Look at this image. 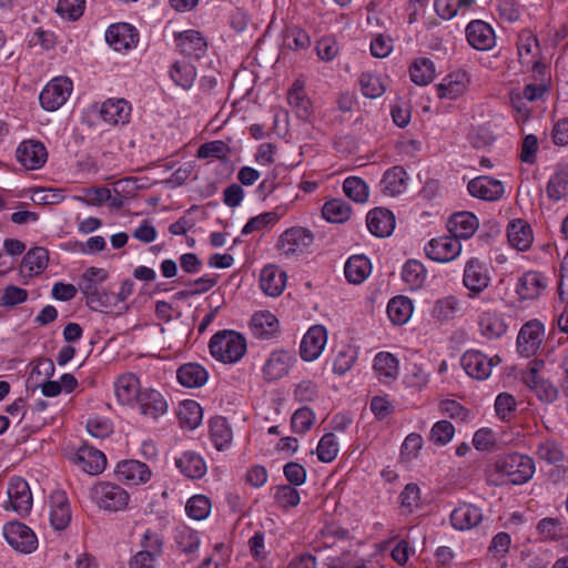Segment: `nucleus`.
Returning <instances> with one entry per match:
<instances>
[{"instance_id":"nucleus-1","label":"nucleus","mask_w":568,"mask_h":568,"mask_svg":"<svg viewBox=\"0 0 568 568\" xmlns=\"http://www.w3.org/2000/svg\"><path fill=\"white\" fill-rule=\"evenodd\" d=\"M535 474V463L529 456L513 453L496 459L490 480L496 485H523Z\"/></svg>"},{"instance_id":"nucleus-2","label":"nucleus","mask_w":568,"mask_h":568,"mask_svg":"<svg viewBox=\"0 0 568 568\" xmlns=\"http://www.w3.org/2000/svg\"><path fill=\"white\" fill-rule=\"evenodd\" d=\"M211 355L225 364L239 362L246 353V341L235 331L217 332L210 341Z\"/></svg>"},{"instance_id":"nucleus-3","label":"nucleus","mask_w":568,"mask_h":568,"mask_svg":"<svg viewBox=\"0 0 568 568\" xmlns=\"http://www.w3.org/2000/svg\"><path fill=\"white\" fill-rule=\"evenodd\" d=\"M92 500L100 509L105 511H119L129 503V494L121 486L101 481L91 488Z\"/></svg>"},{"instance_id":"nucleus-4","label":"nucleus","mask_w":568,"mask_h":568,"mask_svg":"<svg viewBox=\"0 0 568 568\" xmlns=\"http://www.w3.org/2000/svg\"><path fill=\"white\" fill-rule=\"evenodd\" d=\"M72 88V81L69 78L58 77L52 79L40 93L41 106L47 111L60 109L69 99Z\"/></svg>"},{"instance_id":"nucleus-5","label":"nucleus","mask_w":568,"mask_h":568,"mask_svg":"<svg viewBox=\"0 0 568 568\" xmlns=\"http://www.w3.org/2000/svg\"><path fill=\"white\" fill-rule=\"evenodd\" d=\"M7 542L17 551L31 554L38 547V538L33 530L19 521H10L3 526Z\"/></svg>"},{"instance_id":"nucleus-6","label":"nucleus","mask_w":568,"mask_h":568,"mask_svg":"<svg viewBox=\"0 0 568 568\" xmlns=\"http://www.w3.org/2000/svg\"><path fill=\"white\" fill-rule=\"evenodd\" d=\"M294 354L286 349H275L266 358L263 367V379L267 383L277 382L287 376L295 364Z\"/></svg>"},{"instance_id":"nucleus-7","label":"nucleus","mask_w":568,"mask_h":568,"mask_svg":"<svg viewBox=\"0 0 568 568\" xmlns=\"http://www.w3.org/2000/svg\"><path fill=\"white\" fill-rule=\"evenodd\" d=\"M314 241L312 232L304 227H291L282 233L277 248L286 256L303 253Z\"/></svg>"},{"instance_id":"nucleus-8","label":"nucleus","mask_w":568,"mask_h":568,"mask_svg":"<svg viewBox=\"0 0 568 568\" xmlns=\"http://www.w3.org/2000/svg\"><path fill=\"white\" fill-rule=\"evenodd\" d=\"M7 509H12L20 516L28 515L32 508V494L29 484L21 477H14L8 486Z\"/></svg>"},{"instance_id":"nucleus-9","label":"nucleus","mask_w":568,"mask_h":568,"mask_svg":"<svg viewBox=\"0 0 568 568\" xmlns=\"http://www.w3.org/2000/svg\"><path fill=\"white\" fill-rule=\"evenodd\" d=\"M462 252V242L454 236H439L433 239L425 246L426 255L436 262L447 263L455 260Z\"/></svg>"},{"instance_id":"nucleus-10","label":"nucleus","mask_w":568,"mask_h":568,"mask_svg":"<svg viewBox=\"0 0 568 568\" xmlns=\"http://www.w3.org/2000/svg\"><path fill=\"white\" fill-rule=\"evenodd\" d=\"M327 343V331L321 324H315L308 328L302 338L300 345L301 358L305 362L317 359Z\"/></svg>"},{"instance_id":"nucleus-11","label":"nucleus","mask_w":568,"mask_h":568,"mask_svg":"<svg viewBox=\"0 0 568 568\" xmlns=\"http://www.w3.org/2000/svg\"><path fill=\"white\" fill-rule=\"evenodd\" d=\"M174 42L179 52L190 59L199 60L207 51V42L202 32L197 30H184L174 34Z\"/></svg>"},{"instance_id":"nucleus-12","label":"nucleus","mask_w":568,"mask_h":568,"mask_svg":"<svg viewBox=\"0 0 568 568\" xmlns=\"http://www.w3.org/2000/svg\"><path fill=\"white\" fill-rule=\"evenodd\" d=\"M545 338V328L541 322H526L517 337L518 352L530 357L537 353Z\"/></svg>"},{"instance_id":"nucleus-13","label":"nucleus","mask_w":568,"mask_h":568,"mask_svg":"<svg viewBox=\"0 0 568 568\" xmlns=\"http://www.w3.org/2000/svg\"><path fill=\"white\" fill-rule=\"evenodd\" d=\"M490 276L486 263L478 258H470L464 267V286L469 290V296L474 297L483 292L489 284Z\"/></svg>"},{"instance_id":"nucleus-14","label":"nucleus","mask_w":568,"mask_h":568,"mask_svg":"<svg viewBox=\"0 0 568 568\" xmlns=\"http://www.w3.org/2000/svg\"><path fill=\"white\" fill-rule=\"evenodd\" d=\"M498 363H500L498 356L488 358L483 353L476 351L464 353V371L474 379H486L491 373V367Z\"/></svg>"},{"instance_id":"nucleus-15","label":"nucleus","mask_w":568,"mask_h":568,"mask_svg":"<svg viewBox=\"0 0 568 568\" xmlns=\"http://www.w3.org/2000/svg\"><path fill=\"white\" fill-rule=\"evenodd\" d=\"M17 159L28 170H38L47 162L48 152L43 143L28 140L18 146Z\"/></svg>"},{"instance_id":"nucleus-16","label":"nucleus","mask_w":568,"mask_h":568,"mask_svg":"<svg viewBox=\"0 0 568 568\" xmlns=\"http://www.w3.org/2000/svg\"><path fill=\"white\" fill-rule=\"evenodd\" d=\"M466 39L474 49L479 51H486L495 44V32L491 27L481 21L474 20L468 23L466 30Z\"/></svg>"},{"instance_id":"nucleus-17","label":"nucleus","mask_w":568,"mask_h":568,"mask_svg":"<svg viewBox=\"0 0 568 568\" xmlns=\"http://www.w3.org/2000/svg\"><path fill=\"white\" fill-rule=\"evenodd\" d=\"M115 475L119 481L128 485H139L150 479L151 470L144 463L129 459L118 464Z\"/></svg>"},{"instance_id":"nucleus-18","label":"nucleus","mask_w":568,"mask_h":568,"mask_svg":"<svg viewBox=\"0 0 568 568\" xmlns=\"http://www.w3.org/2000/svg\"><path fill=\"white\" fill-rule=\"evenodd\" d=\"M469 194L485 201L499 200L504 194V185L500 181L489 176H478L467 184Z\"/></svg>"},{"instance_id":"nucleus-19","label":"nucleus","mask_w":568,"mask_h":568,"mask_svg":"<svg viewBox=\"0 0 568 568\" xmlns=\"http://www.w3.org/2000/svg\"><path fill=\"white\" fill-rule=\"evenodd\" d=\"M74 462L89 475H98L102 473L106 466L104 454L89 445H83L78 449Z\"/></svg>"},{"instance_id":"nucleus-20","label":"nucleus","mask_w":568,"mask_h":568,"mask_svg":"<svg viewBox=\"0 0 568 568\" xmlns=\"http://www.w3.org/2000/svg\"><path fill=\"white\" fill-rule=\"evenodd\" d=\"M105 40L115 51L128 50L138 42V33L129 23H116L108 28Z\"/></svg>"},{"instance_id":"nucleus-21","label":"nucleus","mask_w":568,"mask_h":568,"mask_svg":"<svg viewBox=\"0 0 568 568\" xmlns=\"http://www.w3.org/2000/svg\"><path fill=\"white\" fill-rule=\"evenodd\" d=\"M71 521V509L65 493L57 490L50 496V523L55 530L65 529Z\"/></svg>"},{"instance_id":"nucleus-22","label":"nucleus","mask_w":568,"mask_h":568,"mask_svg":"<svg viewBox=\"0 0 568 568\" xmlns=\"http://www.w3.org/2000/svg\"><path fill=\"white\" fill-rule=\"evenodd\" d=\"M366 224L373 235L386 237L389 236L395 229V216L387 209L375 207L368 212Z\"/></svg>"},{"instance_id":"nucleus-23","label":"nucleus","mask_w":568,"mask_h":568,"mask_svg":"<svg viewBox=\"0 0 568 568\" xmlns=\"http://www.w3.org/2000/svg\"><path fill=\"white\" fill-rule=\"evenodd\" d=\"M140 413L151 419H158L168 410V402L164 396L152 388L144 389L136 402Z\"/></svg>"},{"instance_id":"nucleus-24","label":"nucleus","mask_w":568,"mask_h":568,"mask_svg":"<svg viewBox=\"0 0 568 568\" xmlns=\"http://www.w3.org/2000/svg\"><path fill=\"white\" fill-rule=\"evenodd\" d=\"M139 378L132 373H125L115 381L114 393L120 404L133 405L142 394Z\"/></svg>"},{"instance_id":"nucleus-25","label":"nucleus","mask_w":568,"mask_h":568,"mask_svg":"<svg viewBox=\"0 0 568 568\" xmlns=\"http://www.w3.org/2000/svg\"><path fill=\"white\" fill-rule=\"evenodd\" d=\"M100 115L111 125L125 124L131 115V105L124 99H109L103 102Z\"/></svg>"},{"instance_id":"nucleus-26","label":"nucleus","mask_w":568,"mask_h":568,"mask_svg":"<svg viewBox=\"0 0 568 568\" xmlns=\"http://www.w3.org/2000/svg\"><path fill=\"white\" fill-rule=\"evenodd\" d=\"M373 369L381 383L390 384L398 377L399 363L392 353L379 352L374 358Z\"/></svg>"},{"instance_id":"nucleus-27","label":"nucleus","mask_w":568,"mask_h":568,"mask_svg":"<svg viewBox=\"0 0 568 568\" xmlns=\"http://www.w3.org/2000/svg\"><path fill=\"white\" fill-rule=\"evenodd\" d=\"M507 237L509 244L518 251H527L534 241L530 225L521 219L509 222L507 226Z\"/></svg>"},{"instance_id":"nucleus-28","label":"nucleus","mask_w":568,"mask_h":568,"mask_svg":"<svg viewBox=\"0 0 568 568\" xmlns=\"http://www.w3.org/2000/svg\"><path fill=\"white\" fill-rule=\"evenodd\" d=\"M546 286L547 282L541 273L529 271L518 280L516 292L523 300H534L541 294Z\"/></svg>"},{"instance_id":"nucleus-29","label":"nucleus","mask_w":568,"mask_h":568,"mask_svg":"<svg viewBox=\"0 0 568 568\" xmlns=\"http://www.w3.org/2000/svg\"><path fill=\"white\" fill-rule=\"evenodd\" d=\"M81 290L87 297L88 305L95 311L104 314L113 313L112 306L110 305V298H114L113 295L108 293H100L98 284L92 281H85L82 277Z\"/></svg>"},{"instance_id":"nucleus-30","label":"nucleus","mask_w":568,"mask_h":568,"mask_svg":"<svg viewBox=\"0 0 568 568\" xmlns=\"http://www.w3.org/2000/svg\"><path fill=\"white\" fill-rule=\"evenodd\" d=\"M285 272L275 266H265L261 272V288L270 296H278L282 294L285 287Z\"/></svg>"},{"instance_id":"nucleus-31","label":"nucleus","mask_w":568,"mask_h":568,"mask_svg":"<svg viewBox=\"0 0 568 568\" xmlns=\"http://www.w3.org/2000/svg\"><path fill=\"white\" fill-rule=\"evenodd\" d=\"M176 467L186 477L192 479L202 478L206 474L204 459L194 452H185L175 459Z\"/></svg>"},{"instance_id":"nucleus-32","label":"nucleus","mask_w":568,"mask_h":568,"mask_svg":"<svg viewBox=\"0 0 568 568\" xmlns=\"http://www.w3.org/2000/svg\"><path fill=\"white\" fill-rule=\"evenodd\" d=\"M518 57L521 67L531 64L534 60L541 57V49L538 39L528 31L520 33L517 43Z\"/></svg>"},{"instance_id":"nucleus-33","label":"nucleus","mask_w":568,"mask_h":568,"mask_svg":"<svg viewBox=\"0 0 568 568\" xmlns=\"http://www.w3.org/2000/svg\"><path fill=\"white\" fill-rule=\"evenodd\" d=\"M207 372L203 366L196 363H187L182 365L176 373L178 381L181 385L190 388L201 387L207 381Z\"/></svg>"},{"instance_id":"nucleus-34","label":"nucleus","mask_w":568,"mask_h":568,"mask_svg":"<svg viewBox=\"0 0 568 568\" xmlns=\"http://www.w3.org/2000/svg\"><path fill=\"white\" fill-rule=\"evenodd\" d=\"M382 192L385 195L396 196L406 189V172L402 166L387 170L381 181Z\"/></svg>"},{"instance_id":"nucleus-35","label":"nucleus","mask_w":568,"mask_h":568,"mask_svg":"<svg viewBox=\"0 0 568 568\" xmlns=\"http://www.w3.org/2000/svg\"><path fill=\"white\" fill-rule=\"evenodd\" d=\"M371 262L363 255L351 256L344 267L345 277L353 284L364 282L371 274Z\"/></svg>"},{"instance_id":"nucleus-36","label":"nucleus","mask_w":568,"mask_h":568,"mask_svg":"<svg viewBox=\"0 0 568 568\" xmlns=\"http://www.w3.org/2000/svg\"><path fill=\"white\" fill-rule=\"evenodd\" d=\"M203 412L201 405L192 399L180 403L178 418L181 427L195 429L202 422Z\"/></svg>"},{"instance_id":"nucleus-37","label":"nucleus","mask_w":568,"mask_h":568,"mask_svg":"<svg viewBox=\"0 0 568 568\" xmlns=\"http://www.w3.org/2000/svg\"><path fill=\"white\" fill-rule=\"evenodd\" d=\"M210 436L217 450H223L232 440V430L224 417L216 416L210 422Z\"/></svg>"},{"instance_id":"nucleus-38","label":"nucleus","mask_w":568,"mask_h":568,"mask_svg":"<svg viewBox=\"0 0 568 568\" xmlns=\"http://www.w3.org/2000/svg\"><path fill=\"white\" fill-rule=\"evenodd\" d=\"M170 75L176 85L187 90L195 81L196 69L187 61H176L171 68Z\"/></svg>"},{"instance_id":"nucleus-39","label":"nucleus","mask_w":568,"mask_h":568,"mask_svg":"<svg viewBox=\"0 0 568 568\" xmlns=\"http://www.w3.org/2000/svg\"><path fill=\"white\" fill-rule=\"evenodd\" d=\"M410 79L417 85H426L435 75V67L428 58L416 59L409 68Z\"/></svg>"},{"instance_id":"nucleus-40","label":"nucleus","mask_w":568,"mask_h":568,"mask_svg":"<svg viewBox=\"0 0 568 568\" xmlns=\"http://www.w3.org/2000/svg\"><path fill=\"white\" fill-rule=\"evenodd\" d=\"M547 195L559 201L568 194V166L559 168L547 183Z\"/></svg>"},{"instance_id":"nucleus-41","label":"nucleus","mask_w":568,"mask_h":568,"mask_svg":"<svg viewBox=\"0 0 568 568\" xmlns=\"http://www.w3.org/2000/svg\"><path fill=\"white\" fill-rule=\"evenodd\" d=\"M322 215L331 223H343L349 219L351 206L342 199H333L324 204Z\"/></svg>"},{"instance_id":"nucleus-42","label":"nucleus","mask_w":568,"mask_h":568,"mask_svg":"<svg viewBox=\"0 0 568 568\" xmlns=\"http://www.w3.org/2000/svg\"><path fill=\"white\" fill-rule=\"evenodd\" d=\"M402 278L410 290H417L422 287L425 282L426 270L420 262L409 260L403 266Z\"/></svg>"},{"instance_id":"nucleus-43","label":"nucleus","mask_w":568,"mask_h":568,"mask_svg":"<svg viewBox=\"0 0 568 568\" xmlns=\"http://www.w3.org/2000/svg\"><path fill=\"white\" fill-rule=\"evenodd\" d=\"M248 327L258 341H276L282 335L280 322H248Z\"/></svg>"},{"instance_id":"nucleus-44","label":"nucleus","mask_w":568,"mask_h":568,"mask_svg":"<svg viewBox=\"0 0 568 568\" xmlns=\"http://www.w3.org/2000/svg\"><path fill=\"white\" fill-rule=\"evenodd\" d=\"M48 251L44 247H34L27 252L22 258V267L29 271V274H39L48 265Z\"/></svg>"},{"instance_id":"nucleus-45","label":"nucleus","mask_w":568,"mask_h":568,"mask_svg":"<svg viewBox=\"0 0 568 568\" xmlns=\"http://www.w3.org/2000/svg\"><path fill=\"white\" fill-rule=\"evenodd\" d=\"M413 312V301L407 296H395L387 304L389 320H410Z\"/></svg>"},{"instance_id":"nucleus-46","label":"nucleus","mask_w":568,"mask_h":568,"mask_svg":"<svg viewBox=\"0 0 568 568\" xmlns=\"http://www.w3.org/2000/svg\"><path fill=\"white\" fill-rule=\"evenodd\" d=\"M345 195L357 203H364L368 199V186L364 180L357 176H349L343 183Z\"/></svg>"},{"instance_id":"nucleus-47","label":"nucleus","mask_w":568,"mask_h":568,"mask_svg":"<svg viewBox=\"0 0 568 568\" xmlns=\"http://www.w3.org/2000/svg\"><path fill=\"white\" fill-rule=\"evenodd\" d=\"M358 81L361 91L366 98L376 99L385 92V87L377 74L363 72Z\"/></svg>"},{"instance_id":"nucleus-48","label":"nucleus","mask_w":568,"mask_h":568,"mask_svg":"<svg viewBox=\"0 0 568 568\" xmlns=\"http://www.w3.org/2000/svg\"><path fill=\"white\" fill-rule=\"evenodd\" d=\"M174 539L180 550L185 554H193L199 549L200 537L189 527L179 528L175 532Z\"/></svg>"},{"instance_id":"nucleus-49","label":"nucleus","mask_w":568,"mask_h":568,"mask_svg":"<svg viewBox=\"0 0 568 568\" xmlns=\"http://www.w3.org/2000/svg\"><path fill=\"white\" fill-rule=\"evenodd\" d=\"M185 510L191 518L202 520L211 511V500L204 495L193 496L186 503Z\"/></svg>"},{"instance_id":"nucleus-50","label":"nucleus","mask_w":568,"mask_h":568,"mask_svg":"<svg viewBox=\"0 0 568 568\" xmlns=\"http://www.w3.org/2000/svg\"><path fill=\"white\" fill-rule=\"evenodd\" d=\"M278 219L280 217L275 212H264L257 216L250 219L242 229V234L248 235L253 232L271 227L276 224Z\"/></svg>"},{"instance_id":"nucleus-51","label":"nucleus","mask_w":568,"mask_h":568,"mask_svg":"<svg viewBox=\"0 0 568 568\" xmlns=\"http://www.w3.org/2000/svg\"><path fill=\"white\" fill-rule=\"evenodd\" d=\"M274 499L280 507L290 508L297 506L301 497L298 490L291 485H280L274 489Z\"/></svg>"},{"instance_id":"nucleus-52","label":"nucleus","mask_w":568,"mask_h":568,"mask_svg":"<svg viewBox=\"0 0 568 568\" xmlns=\"http://www.w3.org/2000/svg\"><path fill=\"white\" fill-rule=\"evenodd\" d=\"M320 390L315 382L303 379L298 382L293 390V397L300 403H312L318 398Z\"/></svg>"},{"instance_id":"nucleus-53","label":"nucleus","mask_w":568,"mask_h":568,"mask_svg":"<svg viewBox=\"0 0 568 568\" xmlns=\"http://www.w3.org/2000/svg\"><path fill=\"white\" fill-rule=\"evenodd\" d=\"M437 95L440 99L447 98L449 100H456L462 94V83L459 81V75L448 74L443 82H440L437 87Z\"/></svg>"},{"instance_id":"nucleus-54","label":"nucleus","mask_w":568,"mask_h":568,"mask_svg":"<svg viewBox=\"0 0 568 568\" xmlns=\"http://www.w3.org/2000/svg\"><path fill=\"white\" fill-rule=\"evenodd\" d=\"M317 457L323 463H329L336 458L338 454V444L332 433L325 434L316 448Z\"/></svg>"},{"instance_id":"nucleus-55","label":"nucleus","mask_w":568,"mask_h":568,"mask_svg":"<svg viewBox=\"0 0 568 568\" xmlns=\"http://www.w3.org/2000/svg\"><path fill=\"white\" fill-rule=\"evenodd\" d=\"M455 434L454 425L448 420H439L430 429L429 440L436 445L448 444Z\"/></svg>"},{"instance_id":"nucleus-56","label":"nucleus","mask_w":568,"mask_h":568,"mask_svg":"<svg viewBox=\"0 0 568 568\" xmlns=\"http://www.w3.org/2000/svg\"><path fill=\"white\" fill-rule=\"evenodd\" d=\"M134 290V283L132 280L123 281L120 291L116 294H112L114 298H110V305L112 306L113 313H109L110 315L119 316L122 314L128 306L124 304L126 298L132 295Z\"/></svg>"},{"instance_id":"nucleus-57","label":"nucleus","mask_w":568,"mask_h":568,"mask_svg":"<svg viewBox=\"0 0 568 568\" xmlns=\"http://www.w3.org/2000/svg\"><path fill=\"white\" fill-rule=\"evenodd\" d=\"M314 413L308 407L298 408L292 416L291 424L295 433L304 434L313 425Z\"/></svg>"},{"instance_id":"nucleus-58","label":"nucleus","mask_w":568,"mask_h":568,"mask_svg":"<svg viewBox=\"0 0 568 568\" xmlns=\"http://www.w3.org/2000/svg\"><path fill=\"white\" fill-rule=\"evenodd\" d=\"M537 529L540 535L550 540H557L564 536L562 524L558 518H544L538 525Z\"/></svg>"},{"instance_id":"nucleus-59","label":"nucleus","mask_w":568,"mask_h":568,"mask_svg":"<svg viewBox=\"0 0 568 568\" xmlns=\"http://www.w3.org/2000/svg\"><path fill=\"white\" fill-rule=\"evenodd\" d=\"M229 152V146L226 143L220 140L211 141L207 143L202 144L197 150V158L200 159H207V158H215V159H224L226 158Z\"/></svg>"},{"instance_id":"nucleus-60","label":"nucleus","mask_w":568,"mask_h":568,"mask_svg":"<svg viewBox=\"0 0 568 568\" xmlns=\"http://www.w3.org/2000/svg\"><path fill=\"white\" fill-rule=\"evenodd\" d=\"M356 358L357 353L352 348L339 351L333 363V372L338 375L346 374L355 364Z\"/></svg>"},{"instance_id":"nucleus-61","label":"nucleus","mask_w":568,"mask_h":568,"mask_svg":"<svg viewBox=\"0 0 568 568\" xmlns=\"http://www.w3.org/2000/svg\"><path fill=\"white\" fill-rule=\"evenodd\" d=\"M537 455L541 460L549 464H556L564 457L560 446L552 440L540 443L537 449Z\"/></svg>"},{"instance_id":"nucleus-62","label":"nucleus","mask_w":568,"mask_h":568,"mask_svg":"<svg viewBox=\"0 0 568 568\" xmlns=\"http://www.w3.org/2000/svg\"><path fill=\"white\" fill-rule=\"evenodd\" d=\"M458 300L453 296L438 300L433 308V316L438 320L453 317L458 310Z\"/></svg>"},{"instance_id":"nucleus-63","label":"nucleus","mask_w":568,"mask_h":568,"mask_svg":"<svg viewBox=\"0 0 568 568\" xmlns=\"http://www.w3.org/2000/svg\"><path fill=\"white\" fill-rule=\"evenodd\" d=\"M84 9V0H59L57 12L70 20H77L82 16Z\"/></svg>"},{"instance_id":"nucleus-64","label":"nucleus","mask_w":568,"mask_h":568,"mask_svg":"<svg viewBox=\"0 0 568 568\" xmlns=\"http://www.w3.org/2000/svg\"><path fill=\"white\" fill-rule=\"evenodd\" d=\"M517 402L509 393H500L495 400V410L498 417L507 419L516 409Z\"/></svg>"}]
</instances>
